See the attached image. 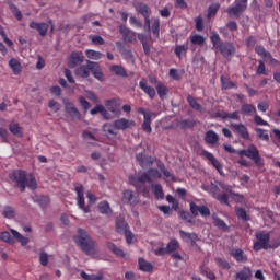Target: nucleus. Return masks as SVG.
I'll return each instance as SVG.
<instances>
[{"label":"nucleus","instance_id":"nucleus-61","mask_svg":"<svg viewBox=\"0 0 280 280\" xmlns=\"http://www.w3.org/2000/svg\"><path fill=\"white\" fill-rule=\"evenodd\" d=\"M190 40L192 45H203L205 37H202V35H194L192 37H190Z\"/></svg>","mask_w":280,"mask_h":280},{"label":"nucleus","instance_id":"nucleus-37","mask_svg":"<svg viewBox=\"0 0 280 280\" xmlns=\"http://www.w3.org/2000/svg\"><path fill=\"white\" fill-rule=\"evenodd\" d=\"M34 202H37L39 205V207H42V209H45V207H47V205H49V197L47 196H34L33 197Z\"/></svg>","mask_w":280,"mask_h":280},{"label":"nucleus","instance_id":"nucleus-12","mask_svg":"<svg viewBox=\"0 0 280 280\" xmlns=\"http://www.w3.org/2000/svg\"><path fill=\"white\" fill-rule=\"evenodd\" d=\"M122 205H137L139 202V199L137 196H135V192L132 190H125L122 192V198H121Z\"/></svg>","mask_w":280,"mask_h":280},{"label":"nucleus","instance_id":"nucleus-21","mask_svg":"<svg viewBox=\"0 0 280 280\" xmlns=\"http://www.w3.org/2000/svg\"><path fill=\"white\" fill-rule=\"evenodd\" d=\"M103 130L106 133L108 139H115L117 137V128L115 127L114 122H107L103 126Z\"/></svg>","mask_w":280,"mask_h":280},{"label":"nucleus","instance_id":"nucleus-60","mask_svg":"<svg viewBox=\"0 0 280 280\" xmlns=\"http://www.w3.org/2000/svg\"><path fill=\"white\" fill-rule=\"evenodd\" d=\"M213 224L214 226H217L218 229H221L222 231L226 230V223L220 218H214Z\"/></svg>","mask_w":280,"mask_h":280},{"label":"nucleus","instance_id":"nucleus-44","mask_svg":"<svg viewBox=\"0 0 280 280\" xmlns=\"http://www.w3.org/2000/svg\"><path fill=\"white\" fill-rule=\"evenodd\" d=\"M156 91H158V95H159L160 100H165V97L168 93L167 86H165V84H163V83H158Z\"/></svg>","mask_w":280,"mask_h":280},{"label":"nucleus","instance_id":"nucleus-46","mask_svg":"<svg viewBox=\"0 0 280 280\" xmlns=\"http://www.w3.org/2000/svg\"><path fill=\"white\" fill-rule=\"evenodd\" d=\"M85 56L90 58V60H100L102 59V52L93 50V49H88L85 51Z\"/></svg>","mask_w":280,"mask_h":280},{"label":"nucleus","instance_id":"nucleus-23","mask_svg":"<svg viewBox=\"0 0 280 280\" xmlns=\"http://www.w3.org/2000/svg\"><path fill=\"white\" fill-rule=\"evenodd\" d=\"M230 255L238 262L248 261V257L244 254V250L236 248L230 252Z\"/></svg>","mask_w":280,"mask_h":280},{"label":"nucleus","instance_id":"nucleus-42","mask_svg":"<svg viewBox=\"0 0 280 280\" xmlns=\"http://www.w3.org/2000/svg\"><path fill=\"white\" fill-rule=\"evenodd\" d=\"M107 248H109L112 253H114V255H116L117 257H126L124 249L117 247V245L113 243H107Z\"/></svg>","mask_w":280,"mask_h":280},{"label":"nucleus","instance_id":"nucleus-62","mask_svg":"<svg viewBox=\"0 0 280 280\" xmlns=\"http://www.w3.org/2000/svg\"><path fill=\"white\" fill-rule=\"evenodd\" d=\"M90 39L94 45H104V38L100 35H91Z\"/></svg>","mask_w":280,"mask_h":280},{"label":"nucleus","instance_id":"nucleus-24","mask_svg":"<svg viewBox=\"0 0 280 280\" xmlns=\"http://www.w3.org/2000/svg\"><path fill=\"white\" fill-rule=\"evenodd\" d=\"M9 130L14 135V137H23V127L18 121H11Z\"/></svg>","mask_w":280,"mask_h":280},{"label":"nucleus","instance_id":"nucleus-1","mask_svg":"<svg viewBox=\"0 0 280 280\" xmlns=\"http://www.w3.org/2000/svg\"><path fill=\"white\" fill-rule=\"evenodd\" d=\"M161 171L156 168H150L147 173L141 175H130L129 183L133 185L138 191L148 194L149 189L145 188V183H152V178H161Z\"/></svg>","mask_w":280,"mask_h":280},{"label":"nucleus","instance_id":"nucleus-40","mask_svg":"<svg viewBox=\"0 0 280 280\" xmlns=\"http://www.w3.org/2000/svg\"><path fill=\"white\" fill-rule=\"evenodd\" d=\"M138 264H139L140 270H142V272H152V270H153L152 264L148 262L145 259L140 258Z\"/></svg>","mask_w":280,"mask_h":280},{"label":"nucleus","instance_id":"nucleus-30","mask_svg":"<svg viewBox=\"0 0 280 280\" xmlns=\"http://www.w3.org/2000/svg\"><path fill=\"white\" fill-rule=\"evenodd\" d=\"M11 235H13V237L20 242L21 246H27V244H30V238L23 236L16 230H11Z\"/></svg>","mask_w":280,"mask_h":280},{"label":"nucleus","instance_id":"nucleus-27","mask_svg":"<svg viewBox=\"0 0 280 280\" xmlns=\"http://www.w3.org/2000/svg\"><path fill=\"white\" fill-rule=\"evenodd\" d=\"M105 106L113 113V115H121V110L117 107V100L106 101Z\"/></svg>","mask_w":280,"mask_h":280},{"label":"nucleus","instance_id":"nucleus-26","mask_svg":"<svg viewBox=\"0 0 280 280\" xmlns=\"http://www.w3.org/2000/svg\"><path fill=\"white\" fill-rule=\"evenodd\" d=\"M9 67L13 71L14 75H19L21 71L23 70V67L21 66V61L15 58H11L9 60Z\"/></svg>","mask_w":280,"mask_h":280},{"label":"nucleus","instance_id":"nucleus-17","mask_svg":"<svg viewBox=\"0 0 280 280\" xmlns=\"http://www.w3.org/2000/svg\"><path fill=\"white\" fill-rule=\"evenodd\" d=\"M91 62L93 61H88L86 66H80L75 70V75L77 78H83L86 79L89 75H91Z\"/></svg>","mask_w":280,"mask_h":280},{"label":"nucleus","instance_id":"nucleus-64","mask_svg":"<svg viewBox=\"0 0 280 280\" xmlns=\"http://www.w3.org/2000/svg\"><path fill=\"white\" fill-rule=\"evenodd\" d=\"M179 218H182V220H185L186 222H191V214L187 211L180 210Z\"/></svg>","mask_w":280,"mask_h":280},{"label":"nucleus","instance_id":"nucleus-48","mask_svg":"<svg viewBox=\"0 0 280 280\" xmlns=\"http://www.w3.org/2000/svg\"><path fill=\"white\" fill-rule=\"evenodd\" d=\"M160 27H161V23L159 22V19H153L151 30L154 38H159Z\"/></svg>","mask_w":280,"mask_h":280},{"label":"nucleus","instance_id":"nucleus-31","mask_svg":"<svg viewBox=\"0 0 280 280\" xmlns=\"http://www.w3.org/2000/svg\"><path fill=\"white\" fill-rule=\"evenodd\" d=\"M138 113H139V115H143V117H144L143 121L152 122V119H156V114H154L152 112H148L143 107H139Z\"/></svg>","mask_w":280,"mask_h":280},{"label":"nucleus","instance_id":"nucleus-6","mask_svg":"<svg viewBox=\"0 0 280 280\" xmlns=\"http://www.w3.org/2000/svg\"><path fill=\"white\" fill-rule=\"evenodd\" d=\"M74 191L77 194V205L81 211L89 213L91 210L86 208L84 202V186L82 184H74Z\"/></svg>","mask_w":280,"mask_h":280},{"label":"nucleus","instance_id":"nucleus-13","mask_svg":"<svg viewBox=\"0 0 280 280\" xmlns=\"http://www.w3.org/2000/svg\"><path fill=\"white\" fill-rule=\"evenodd\" d=\"M66 113L72 117V119H80V112L75 108L73 103L69 102V100H63Z\"/></svg>","mask_w":280,"mask_h":280},{"label":"nucleus","instance_id":"nucleus-49","mask_svg":"<svg viewBox=\"0 0 280 280\" xmlns=\"http://www.w3.org/2000/svg\"><path fill=\"white\" fill-rule=\"evenodd\" d=\"M230 198L235 200V202H240L241 205L245 202L244 195H241L240 192H234L233 190H230Z\"/></svg>","mask_w":280,"mask_h":280},{"label":"nucleus","instance_id":"nucleus-63","mask_svg":"<svg viewBox=\"0 0 280 280\" xmlns=\"http://www.w3.org/2000/svg\"><path fill=\"white\" fill-rule=\"evenodd\" d=\"M48 107L52 110V113H58V110L61 108L60 104L56 101H49Z\"/></svg>","mask_w":280,"mask_h":280},{"label":"nucleus","instance_id":"nucleus-35","mask_svg":"<svg viewBox=\"0 0 280 280\" xmlns=\"http://www.w3.org/2000/svg\"><path fill=\"white\" fill-rule=\"evenodd\" d=\"M154 196L158 200H163L165 198V192H163V186L160 184H153L152 185Z\"/></svg>","mask_w":280,"mask_h":280},{"label":"nucleus","instance_id":"nucleus-39","mask_svg":"<svg viewBox=\"0 0 280 280\" xmlns=\"http://www.w3.org/2000/svg\"><path fill=\"white\" fill-rule=\"evenodd\" d=\"M158 167H159L160 172L163 173L166 183L174 182V175H172V173H170V171L165 170V165L163 163H160L158 165Z\"/></svg>","mask_w":280,"mask_h":280},{"label":"nucleus","instance_id":"nucleus-11","mask_svg":"<svg viewBox=\"0 0 280 280\" xmlns=\"http://www.w3.org/2000/svg\"><path fill=\"white\" fill-rule=\"evenodd\" d=\"M84 61V54L82 51L72 52L69 58V67L70 69H74V67H78L80 62Z\"/></svg>","mask_w":280,"mask_h":280},{"label":"nucleus","instance_id":"nucleus-5","mask_svg":"<svg viewBox=\"0 0 280 280\" xmlns=\"http://www.w3.org/2000/svg\"><path fill=\"white\" fill-rule=\"evenodd\" d=\"M234 3V7H230L228 9V13L230 16H235V19H240V14H242V12H246V8H248V0H235Z\"/></svg>","mask_w":280,"mask_h":280},{"label":"nucleus","instance_id":"nucleus-16","mask_svg":"<svg viewBox=\"0 0 280 280\" xmlns=\"http://www.w3.org/2000/svg\"><path fill=\"white\" fill-rule=\"evenodd\" d=\"M218 49L224 58H231L235 54V46L231 43L223 44Z\"/></svg>","mask_w":280,"mask_h":280},{"label":"nucleus","instance_id":"nucleus-19","mask_svg":"<svg viewBox=\"0 0 280 280\" xmlns=\"http://www.w3.org/2000/svg\"><path fill=\"white\" fill-rule=\"evenodd\" d=\"M30 27L32 30H37L40 36H47V31L49 30V24L47 23H38V22H31Z\"/></svg>","mask_w":280,"mask_h":280},{"label":"nucleus","instance_id":"nucleus-33","mask_svg":"<svg viewBox=\"0 0 280 280\" xmlns=\"http://www.w3.org/2000/svg\"><path fill=\"white\" fill-rule=\"evenodd\" d=\"M241 113H243V115H256L257 114V108H255V106L250 105V104H243L241 107Z\"/></svg>","mask_w":280,"mask_h":280},{"label":"nucleus","instance_id":"nucleus-53","mask_svg":"<svg viewBox=\"0 0 280 280\" xmlns=\"http://www.w3.org/2000/svg\"><path fill=\"white\" fill-rule=\"evenodd\" d=\"M39 264H40V266H47L49 264V254L42 250L39 253Z\"/></svg>","mask_w":280,"mask_h":280},{"label":"nucleus","instance_id":"nucleus-10","mask_svg":"<svg viewBox=\"0 0 280 280\" xmlns=\"http://www.w3.org/2000/svg\"><path fill=\"white\" fill-rule=\"evenodd\" d=\"M179 235L182 240L186 242V244H190V246H196V243L198 242V234L180 230Z\"/></svg>","mask_w":280,"mask_h":280},{"label":"nucleus","instance_id":"nucleus-58","mask_svg":"<svg viewBox=\"0 0 280 280\" xmlns=\"http://www.w3.org/2000/svg\"><path fill=\"white\" fill-rule=\"evenodd\" d=\"M166 200L170 202V205H172V208L175 210V211H178V200H176V198H174V196L172 195H167L166 196Z\"/></svg>","mask_w":280,"mask_h":280},{"label":"nucleus","instance_id":"nucleus-32","mask_svg":"<svg viewBox=\"0 0 280 280\" xmlns=\"http://www.w3.org/2000/svg\"><path fill=\"white\" fill-rule=\"evenodd\" d=\"M98 211L103 215H108V214L113 213V209H110V205L108 203V201H101L98 203Z\"/></svg>","mask_w":280,"mask_h":280},{"label":"nucleus","instance_id":"nucleus-57","mask_svg":"<svg viewBox=\"0 0 280 280\" xmlns=\"http://www.w3.org/2000/svg\"><path fill=\"white\" fill-rule=\"evenodd\" d=\"M217 200H219V202L221 205H226L228 207H230L229 203V195L226 194H219L217 197H214Z\"/></svg>","mask_w":280,"mask_h":280},{"label":"nucleus","instance_id":"nucleus-20","mask_svg":"<svg viewBox=\"0 0 280 280\" xmlns=\"http://www.w3.org/2000/svg\"><path fill=\"white\" fill-rule=\"evenodd\" d=\"M139 86L141 90H143V92L149 95V97L151 100H154V97H156V90H154V88L148 85V82H145V80H141L139 82Z\"/></svg>","mask_w":280,"mask_h":280},{"label":"nucleus","instance_id":"nucleus-38","mask_svg":"<svg viewBox=\"0 0 280 280\" xmlns=\"http://www.w3.org/2000/svg\"><path fill=\"white\" fill-rule=\"evenodd\" d=\"M25 187H27L32 191H34V189L38 187V184L36 183V177H34V175L31 174L26 176Z\"/></svg>","mask_w":280,"mask_h":280},{"label":"nucleus","instance_id":"nucleus-28","mask_svg":"<svg viewBox=\"0 0 280 280\" xmlns=\"http://www.w3.org/2000/svg\"><path fill=\"white\" fill-rule=\"evenodd\" d=\"M188 49L189 45L187 43L184 45H175V56H177V58H183V56H187Z\"/></svg>","mask_w":280,"mask_h":280},{"label":"nucleus","instance_id":"nucleus-43","mask_svg":"<svg viewBox=\"0 0 280 280\" xmlns=\"http://www.w3.org/2000/svg\"><path fill=\"white\" fill-rule=\"evenodd\" d=\"M179 247H180V244L178 243V241L176 238H173L166 245V253H174L178 250Z\"/></svg>","mask_w":280,"mask_h":280},{"label":"nucleus","instance_id":"nucleus-47","mask_svg":"<svg viewBox=\"0 0 280 280\" xmlns=\"http://www.w3.org/2000/svg\"><path fill=\"white\" fill-rule=\"evenodd\" d=\"M110 71H113L116 75H121L122 78H127L126 69L121 66H112Z\"/></svg>","mask_w":280,"mask_h":280},{"label":"nucleus","instance_id":"nucleus-56","mask_svg":"<svg viewBox=\"0 0 280 280\" xmlns=\"http://www.w3.org/2000/svg\"><path fill=\"white\" fill-rule=\"evenodd\" d=\"M211 43H212L214 49H219L222 46V44L220 43V35H218V33H214L211 36Z\"/></svg>","mask_w":280,"mask_h":280},{"label":"nucleus","instance_id":"nucleus-29","mask_svg":"<svg viewBox=\"0 0 280 280\" xmlns=\"http://www.w3.org/2000/svg\"><path fill=\"white\" fill-rule=\"evenodd\" d=\"M116 231L117 233H124L128 231V223H126L124 217H119L116 219Z\"/></svg>","mask_w":280,"mask_h":280},{"label":"nucleus","instance_id":"nucleus-22","mask_svg":"<svg viewBox=\"0 0 280 280\" xmlns=\"http://www.w3.org/2000/svg\"><path fill=\"white\" fill-rule=\"evenodd\" d=\"M205 141L206 143H208V145H215V143L220 141V137L218 136V133H215V131L209 130L206 132Z\"/></svg>","mask_w":280,"mask_h":280},{"label":"nucleus","instance_id":"nucleus-41","mask_svg":"<svg viewBox=\"0 0 280 280\" xmlns=\"http://www.w3.org/2000/svg\"><path fill=\"white\" fill-rule=\"evenodd\" d=\"M252 276L250 268H244L236 273V279L238 280H249Z\"/></svg>","mask_w":280,"mask_h":280},{"label":"nucleus","instance_id":"nucleus-14","mask_svg":"<svg viewBox=\"0 0 280 280\" xmlns=\"http://www.w3.org/2000/svg\"><path fill=\"white\" fill-rule=\"evenodd\" d=\"M231 127L238 132V135L242 137V139H245V141H248L250 139V133H248V128H246V125L244 124H231Z\"/></svg>","mask_w":280,"mask_h":280},{"label":"nucleus","instance_id":"nucleus-55","mask_svg":"<svg viewBox=\"0 0 280 280\" xmlns=\"http://www.w3.org/2000/svg\"><path fill=\"white\" fill-rule=\"evenodd\" d=\"M264 60L267 62V65H270L271 67H277V65H279V61L272 58V55L270 52L266 54Z\"/></svg>","mask_w":280,"mask_h":280},{"label":"nucleus","instance_id":"nucleus-52","mask_svg":"<svg viewBox=\"0 0 280 280\" xmlns=\"http://www.w3.org/2000/svg\"><path fill=\"white\" fill-rule=\"evenodd\" d=\"M221 84H222V89L229 90V89H237V86L229 81L226 78L221 77Z\"/></svg>","mask_w":280,"mask_h":280},{"label":"nucleus","instance_id":"nucleus-25","mask_svg":"<svg viewBox=\"0 0 280 280\" xmlns=\"http://www.w3.org/2000/svg\"><path fill=\"white\" fill-rule=\"evenodd\" d=\"M136 159L141 167H150L152 165V158H147L143 152L138 153Z\"/></svg>","mask_w":280,"mask_h":280},{"label":"nucleus","instance_id":"nucleus-4","mask_svg":"<svg viewBox=\"0 0 280 280\" xmlns=\"http://www.w3.org/2000/svg\"><path fill=\"white\" fill-rule=\"evenodd\" d=\"M256 240L257 242H255L253 246V249L256 253H259V250H268V248H270V232H256Z\"/></svg>","mask_w":280,"mask_h":280},{"label":"nucleus","instance_id":"nucleus-15","mask_svg":"<svg viewBox=\"0 0 280 280\" xmlns=\"http://www.w3.org/2000/svg\"><path fill=\"white\" fill-rule=\"evenodd\" d=\"M119 32L126 43H132V40L137 38V34L133 31L128 30L125 25H120Z\"/></svg>","mask_w":280,"mask_h":280},{"label":"nucleus","instance_id":"nucleus-34","mask_svg":"<svg viewBox=\"0 0 280 280\" xmlns=\"http://www.w3.org/2000/svg\"><path fill=\"white\" fill-rule=\"evenodd\" d=\"M202 189H205V191H208V194H211L213 198H217V196L220 194V188L213 183L208 186H202Z\"/></svg>","mask_w":280,"mask_h":280},{"label":"nucleus","instance_id":"nucleus-2","mask_svg":"<svg viewBox=\"0 0 280 280\" xmlns=\"http://www.w3.org/2000/svg\"><path fill=\"white\" fill-rule=\"evenodd\" d=\"M75 244L80 246L81 250L85 253V255H89L90 257H95L97 255V247H95V242H93V238L89 234H86V231H84L82 228H79L77 231V235L73 237Z\"/></svg>","mask_w":280,"mask_h":280},{"label":"nucleus","instance_id":"nucleus-59","mask_svg":"<svg viewBox=\"0 0 280 280\" xmlns=\"http://www.w3.org/2000/svg\"><path fill=\"white\" fill-rule=\"evenodd\" d=\"M218 10H220V4H212L208 9V19H211V16H215L218 14Z\"/></svg>","mask_w":280,"mask_h":280},{"label":"nucleus","instance_id":"nucleus-18","mask_svg":"<svg viewBox=\"0 0 280 280\" xmlns=\"http://www.w3.org/2000/svg\"><path fill=\"white\" fill-rule=\"evenodd\" d=\"M90 69L96 80H100V82H104V73H102V68H100V63L95 61L90 62Z\"/></svg>","mask_w":280,"mask_h":280},{"label":"nucleus","instance_id":"nucleus-7","mask_svg":"<svg viewBox=\"0 0 280 280\" xmlns=\"http://www.w3.org/2000/svg\"><path fill=\"white\" fill-rule=\"evenodd\" d=\"M113 124H114V128H116V130H128L129 128H135L137 126L135 120H130L127 118L116 119L113 121Z\"/></svg>","mask_w":280,"mask_h":280},{"label":"nucleus","instance_id":"nucleus-54","mask_svg":"<svg viewBox=\"0 0 280 280\" xmlns=\"http://www.w3.org/2000/svg\"><path fill=\"white\" fill-rule=\"evenodd\" d=\"M2 215L8 218L9 220H12V218H14V208H12L10 206L4 207V209L2 211Z\"/></svg>","mask_w":280,"mask_h":280},{"label":"nucleus","instance_id":"nucleus-36","mask_svg":"<svg viewBox=\"0 0 280 280\" xmlns=\"http://www.w3.org/2000/svg\"><path fill=\"white\" fill-rule=\"evenodd\" d=\"M219 117H221V119H234L237 121L240 119V112H221L219 113Z\"/></svg>","mask_w":280,"mask_h":280},{"label":"nucleus","instance_id":"nucleus-3","mask_svg":"<svg viewBox=\"0 0 280 280\" xmlns=\"http://www.w3.org/2000/svg\"><path fill=\"white\" fill-rule=\"evenodd\" d=\"M238 156H246L254 161L257 167H264V160L259 155V149L255 144H250L247 149L237 151Z\"/></svg>","mask_w":280,"mask_h":280},{"label":"nucleus","instance_id":"nucleus-8","mask_svg":"<svg viewBox=\"0 0 280 280\" xmlns=\"http://www.w3.org/2000/svg\"><path fill=\"white\" fill-rule=\"evenodd\" d=\"M201 155L205 156V159H207L208 161H210L211 165H213L217 168L221 176H224V171H222V164H220L215 156H213V153L203 150L201 152Z\"/></svg>","mask_w":280,"mask_h":280},{"label":"nucleus","instance_id":"nucleus-45","mask_svg":"<svg viewBox=\"0 0 280 280\" xmlns=\"http://www.w3.org/2000/svg\"><path fill=\"white\" fill-rule=\"evenodd\" d=\"M187 102L189 106L194 108V110H198L199 113H202V106H200V104L198 103V101H196V98H194V96L188 95Z\"/></svg>","mask_w":280,"mask_h":280},{"label":"nucleus","instance_id":"nucleus-9","mask_svg":"<svg viewBox=\"0 0 280 280\" xmlns=\"http://www.w3.org/2000/svg\"><path fill=\"white\" fill-rule=\"evenodd\" d=\"M13 178L18 184V187H20L21 191H25V180L27 178L25 171H14Z\"/></svg>","mask_w":280,"mask_h":280},{"label":"nucleus","instance_id":"nucleus-51","mask_svg":"<svg viewBox=\"0 0 280 280\" xmlns=\"http://www.w3.org/2000/svg\"><path fill=\"white\" fill-rule=\"evenodd\" d=\"M256 132H257L258 139H261V141H270V136L266 130L258 128L256 129Z\"/></svg>","mask_w":280,"mask_h":280},{"label":"nucleus","instance_id":"nucleus-50","mask_svg":"<svg viewBox=\"0 0 280 280\" xmlns=\"http://www.w3.org/2000/svg\"><path fill=\"white\" fill-rule=\"evenodd\" d=\"M236 215L244 222H248V220H250V217L246 213V210L244 208H238L236 210Z\"/></svg>","mask_w":280,"mask_h":280}]
</instances>
